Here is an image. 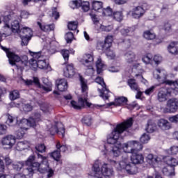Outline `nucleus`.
I'll return each mask as SVG.
<instances>
[{
    "instance_id": "13d9d810",
    "label": "nucleus",
    "mask_w": 178,
    "mask_h": 178,
    "mask_svg": "<svg viewBox=\"0 0 178 178\" xmlns=\"http://www.w3.org/2000/svg\"><path fill=\"white\" fill-rule=\"evenodd\" d=\"M35 149L38 151V152H45V145L44 144H39L35 146Z\"/></svg>"
},
{
    "instance_id": "6ab92c4d",
    "label": "nucleus",
    "mask_w": 178,
    "mask_h": 178,
    "mask_svg": "<svg viewBox=\"0 0 178 178\" xmlns=\"http://www.w3.org/2000/svg\"><path fill=\"white\" fill-rule=\"evenodd\" d=\"M144 13H145V10L141 6L135 7L131 11V15L134 19H140V17H143Z\"/></svg>"
},
{
    "instance_id": "0e129e2a",
    "label": "nucleus",
    "mask_w": 178,
    "mask_h": 178,
    "mask_svg": "<svg viewBox=\"0 0 178 178\" xmlns=\"http://www.w3.org/2000/svg\"><path fill=\"white\" fill-rule=\"evenodd\" d=\"M155 88H156V86H151L149 88L147 89L145 91V94H146V95H151V94L154 92V90H155Z\"/></svg>"
},
{
    "instance_id": "052dcab7",
    "label": "nucleus",
    "mask_w": 178,
    "mask_h": 178,
    "mask_svg": "<svg viewBox=\"0 0 178 178\" xmlns=\"http://www.w3.org/2000/svg\"><path fill=\"white\" fill-rule=\"evenodd\" d=\"M92 120V119L91 118V116H90V115L86 116L83 118V122H84L85 124H86L87 126H91Z\"/></svg>"
},
{
    "instance_id": "393cba45",
    "label": "nucleus",
    "mask_w": 178,
    "mask_h": 178,
    "mask_svg": "<svg viewBox=\"0 0 178 178\" xmlns=\"http://www.w3.org/2000/svg\"><path fill=\"white\" fill-rule=\"evenodd\" d=\"M168 51L172 55H178V42H172L168 47Z\"/></svg>"
},
{
    "instance_id": "bb28decb",
    "label": "nucleus",
    "mask_w": 178,
    "mask_h": 178,
    "mask_svg": "<svg viewBox=\"0 0 178 178\" xmlns=\"http://www.w3.org/2000/svg\"><path fill=\"white\" fill-rule=\"evenodd\" d=\"M37 24L42 31H45L46 33H48V31H52L55 29V25L54 24L49 25H42L41 22H38Z\"/></svg>"
},
{
    "instance_id": "423d86ee",
    "label": "nucleus",
    "mask_w": 178,
    "mask_h": 178,
    "mask_svg": "<svg viewBox=\"0 0 178 178\" xmlns=\"http://www.w3.org/2000/svg\"><path fill=\"white\" fill-rule=\"evenodd\" d=\"M35 159V156L31 155L26 161L25 165L29 167L25 168L23 170V173L25 176H29V177H33V175H34V170H38V172H40V163L38 162H34Z\"/></svg>"
},
{
    "instance_id": "1a4fd4ad",
    "label": "nucleus",
    "mask_w": 178,
    "mask_h": 178,
    "mask_svg": "<svg viewBox=\"0 0 178 178\" xmlns=\"http://www.w3.org/2000/svg\"><path fill=\"white\" fill-rule=\"evenodd\" d=\"M95 83L102 86V89H98L99 92V96L103 98V99H109V97H111V91L106 88V84L104 81V79L101 76H97L95 79Z\"/></svg>"
},
{
    "instance_id": "603ef678",
    "label": "nucleus",
    "mask_w": 178,
    "mask_h": 178,
    "mask_svg": "<svg viewBox=\"0 0 178 178\" xmlns=\"http://www.w3.org/2000/svg\"><path fill=\"white\" fill-rule=\"evenodd\" d=\"M149 140H151V138L149 137V135L147 134H143L140 137V143H142L143 144H147Z\"/></svg>"
},
{
    "instance_id": "6e6552de",
    "label": "nucleus",
    "mask_w": 178,
    "mask_h": 178,
    "mask_svg": "<svg viewBox=\"0 0 178 178\" xmlns=\"http://www.w3.org/2000/svg\"><path fill=\"white\" fill-rule=\"evenodd\" d=\"M154 79H156L160 84H165L169 86L172 83V80L168 79V73L163 69L157 68L153 72Z\"/></svg>"
},
{
    "instance_id": "4d7b16f0",
    "label": "nucleus",
    "mask_w": 178,
    "mask_h": 178,
    "mask_svg": "<svg viewBox=\"0 0 178 178\" xmlns=\"http://www.w3.org/2000/svg\"><path fill=\"white\" fill-rule=\"evenodd\" d=\"M22 42L21 45L22 47H25L26 45H29V41L31 40V38H27L26 36L21 37Z\"/></svg>"
},
{
    "instance_id": "aec40b11",
    "label": "nucleus",
    "mask_w": 178,
    "mask_h": 178,
    "mask_svg": "<svg viewBox=\"0 0 178 178\" xmlns=\"http://www.w3.org/2000/svg\"><path fill=\"white\" fill-rule=\"evenodd\" d=\"M65 77L69 79L73 77L76 74V71L74 70V65L73 64H68L66 65L65 69H64L63 73Z\"/></svg>"
},
{
    "instance_id": "79ce46f5",
    "label": "nucleus",
    "mask_w": 178,
    "mask_h": 178,
    "mask_svg": "<svg viewBox=\"0 0 178 178\" xmlns=\"http://www.w3.org/2000/svg\"><path fill=\"white\" fill-rule=\"evenodd\" d=\"M56 148L58 149L60 152H66V151H67V146H66V145H61L59 141L56 143Z\"/></svg>"
},
{
    "instance_id": "4468645a",
    "label": "nucleus",
    "mask_w": 178,
    "mask_h": 178,
    "mask_svg": "<svg viewBox=\"0 0 178 178\" xmlns=\"http://www.w3.org/2000/svg\"><path fill=\"white\" fill-rule=\"evenodd\" d=\"M82 65L86 66L89 70L92 72V63L94 62V54H85L83 58L81 60Z\"/></svg>"
},
{
    "instance_id": "a878e982",
    "label": "nucleus",
    "mask_w": 178,
    "mask_h": 178,
    "mask_svg": "<svg viewBox=\"0 0 178 178\" xmlns=\"http://www.w3.org/2000/svg\"><path fill=\"white\" fill-rule=\"evenodd\" d=\"M163 161L165 163H166L170 168H174V166H177L178 165V161L176 159L173 157H170L169 156H165L163 159Z\"/></svg>"
},
{
    "instance_id": "bf43d9fd",
    "label": "nucleus",
    "mask_w": 178,
    "mask_h": 178,
    "mask_svg": "<svg viewBox=\"0 0 178 178\" xmlns=\"http://www.w3.org/2000/svg\"><path fill=\"white\" fill-rule=\"evenodd\" d=\"M69 30H76L77 29V23L76 22H69L67 26Z\"/></svg>"
},
{
    "instance_id": "680f3d73",
    "label": "nucleus",
    "mask_w": 178,
    "mask_h": 178,
    "mask_svg": "<svg viewBox=\"0 0 178 178\" xmlns=\"http://www.w3.org/2000/svg\"><path fill=\"white\" fill-rule=\"evenodd\" d=\"M169 122L171 123H175V124L178 123V114L175 115H172L171 117H169L168 118Z\"/></svg>"
},
{
    "instance_id": "c756f323",
    "label": "nucleus",
    "mask_w": 178,
    "mask_h": 178,
    "mask_svg": "<svg viewBox=\"0 0 178 178\" xmlns=\"http://www.w3.org/2000/svg\"><path fill=\"white\" fill-rule=\"evenodd\" d=\"M96 67H97V74H101L102 72H104V69H105V64L101 58H98L96 62Z\"/></svg>"
},
{
    "instance_id": "f257e3e1",
    "label": "nucleus",
    "mask_w": 178,
    "mask_h": 178,
    "mask_svg": "<svg viewBox=\"0 0 178 178\" xmlns=\"http://www.w3.org/2000/svg\"><path fill=\"white\" fill-rule=\"evenodd\" d=\"M132 126L133 118H129L117 124L112 132L107 136L108 144L114 145L111 149V152L114 156H119L121 149L127 154H132L131 156L132 164L127 163L126 159L119 163L115 161L111 163L118 172H124V173L126 172L128 175H136L138 172V169L136 165L144 162V156L142 154L138 153L143 149V144L137 140L128 141L123 145L118 142L120 135L124 133V131H127Z\"/></svg>"
},
{
    "instance_id": "4c0bfd02",
    "label": "nucleus",
    "mask_w": 178,
    "mask_h": 178,
    "mask_svg": "<svg viewBox=\"0 0 178 178\" xmlns=\"http://www.w3.org/2000/svg\"><path fill=\"white\" fill-rule=\"evenodd\" d=\"M11 29L13 33H20V25L19 21L15 20L11 24Z\"/></svg>"
},
{
    "instance_id": "e433bc0d",
    "label": "nucleus",
    "mask_w": 178,
    "mask_h": 178,
    "mask_svg": "<svg viewBox=\"0 0 178 178\" xmlns=\"http://www.w3.org/2000/svg\"><path fill=\"white\" fill-rule=\"evenodd\" d=\"M23 33L24 35H22V37H27L29 38H31L33 37V31H31V29L30 28H23L21 31L20 33Z\"/></svg>"
},
{
    "instance_id": "e2e57ef3",
    "label": "nucleus",
    "mask_w": 178,
    "mask_h": 178,
    "mask_svg": "<svg viewBox=\"0 0 178 178\" xmlns=\"http://www.w3.org/2000/svg\"><path fill=\"white\" fill-rule=\"evenodd\" d=\"M12 20V15H8L3 17V24H9V22Z\"/></svg>"
},
{
    "instance_id": "a19ab883",
    "label": "nucleus",
    "mask_w": 178,
    "mask_h": 178,
    "mask_svg": "<svg viewBox=\"0 0 178 178\" xmlns=\"http://www.w3.org/2000/svg\"><path fill=\"white\" fill-rule=\"evenodd\" d=\"M113 19L117 22H122V20H123V13H122V11L113 13Z\"/></svg>"
},
{
    "instance_id": "f3484780",
    "label": "nucleus",
    "mask_w": 178,
    "mask_h": 178,
    "mask_svg": "<svg viewBox=\"0 0 178 178\" xmlns=\"http://www.w3.org/2000/svg\"><path fill=\"white\" fill-rule=\"evenodd\" d=\"M16 143V138L12 135H8L1 140L2 145H5L6 148H12Z\"/></svg>"
},
{
    "instance_id": "20e7f679",
    "label": "nucleus",
    "mask_w": 178,
    "mask_h": 178,
    "mask_svg": "<svg viewBox=\"0 0 178 178\" xmlns=\"http://www.w3.org/2000/svg\"><path fill=\"white\" fill-rule=\"evenodd\" d=\"M30 55L33 57V58L29 60V65H31V67H33V70H35L37 67L39 69H48V64L45 62V58L39 52H33L29 51Z\"/></svg>"
},
{
    "instance_id": "ddd939ff",
    "label": "nucleus",
    "mask_w": 178,
    "mask_h": 178,
    "mask_svg": "<svg viewBox=\"0 0 178 178\" xmlns=\"http://www.w3.org/2000/svg\"><path fill=\"white\" fill-rule=\"evenodd\" d=\"M173 90L170 88H161L158 93V100L160 102H165L168 99V97H170Z\"/></svg>"
},
{
    "instance_id": "c03bdc74",
    "label": "nucleus",
    "mask_w": 178,
    "mask_h": 178,
    "mask_svg": "<svg viewBox=\"0 0 178 178\" xmlns=\"http://www.w3.org/2000/svg\"><path fill=\"white\" fill-rule=\"evenodd\" d=\"M23 166H24V162L23 161L17 162L13 164V169H15V170H17L18 172L22 170Z\"/></svg>"
},
{
    "instance_id": "0eeeda50",
    "label": "nucleus",
    "mask_w": 178,
    "mask_h": 178,
    "mask_svg": "<svg viewBox=\"0 0 178 178\" xmlns=\"http://www.w3.org/2000/svg\"><path fill=\"white\" fill-rule=\"evenodd\" d=\"M38 159H40V168H39L40 173H47V177H52L54 176V170L49 168L48 159L40 154H38Z\"/></svg>"
},
{
    "instance_id": "f03ea898",
    "label": "nucleus",
    "mask_w": 178,
    "mask_h": 178,
    "mask_svg": "<svg viewBox=\"0 0 178 178\" xmlns=\"http://www.w3.org/2000/svg\"><path fill=\"white\" fill-rule=\"evenodd\" d=\"M112 175H113V170L111 168L109 164L99 160L95 161L90 176L97 178H102V176H104V177L108 178L111 177Z\"/></svg>"
},
{
    "instance_id": "864d4df0",
    "label": "nucleus",
    "mask_w": 178,
    "mask_h": 178,
    "mask_svg": "<svg viewBox=\"0 0 178 178\" xmlns=\"http://www.w3.org/2000/svg\"><path fill=\"white\" fill-rule=\"evenodd\" d=\"M8 133V127L6 124H0V136H3Z\"/></svg>"
},
{
    "instance_id": "dca6fc26",
    "label": "nucleus",
    "mask_w": 178,
    "mask_h": 178,
    "mask_svg": "<svg viewBox=\"0 0 178 178\" xmlns=\"http://www.w3.org/2000/svg\"><path fill=\"white\" fill-rule=\"evenodd\" d=\"M60 126H63L62 123L60 122H58L54 126H52L49 129L50 134H51V136H54V134L57 133V134H59V136H61L62 137H65V128L63 127H60ZM58 127H60V128H58Z\"/></svg>"
},
{
    "instance_id": "6e6d98bb",
    "label": "nucleus",
    "mask_w": 178,
    "mask_h": 178,
    "mask_svg": "<svg viewBox=\"0 0 178 178\" xmlns=\"http://www.w3.org/2000/svg\"><path fill=\"white\" fill-rule=\"evenodd\" d=\"M168 153L170 155H176L178 153V147L177 146H172L168 149Z\"/></svg>"
},
{
    "instance_id": "7ed1b4c3",
    "label": "nucleus",
    "mask_w": 178,
    "mask_h": 178,
    "mask_svg": "<svg viewBox=\"0 0 178 178\" xmlns=\"http://www.w3.org/2000/svg\"><path fill=\"white\" fill-rule=\"evenodd\" d=\"M80 82L82 92L85 93V96L83 97H79L78 99V102L73 100L71 101V105L72 108L77 110L83 109V108H84L86 105H87V106H90V103L87 102V92H86V91H87V90L88 89V87L87 86V81H86L83 76H80Z\"/></svg>"
},
{
    "instance_id": "72a5a7b5",
    "label": "nucleus",
    "mask_w": 178,
    "mask_h": 178,
    "mask_svg": "<svg viewBox=\"0 0 178 178\" xmlns=\"http://www.w3.org/2000/svg\"><path fill=\"white\" fill-rule=\"evenodd\" d=\"M162 172L165 176H175V168L172 167H165Z\"/></svg>"
},
{
    "instance_id": "c85d7f7f",
    "label": "nucleus",
    "mask_w": 178,
    "mask_h": 178,
    "mask_svg": "<svg viewBox=\"0 0 178 178\" xmlns=\"http://www.w3.org/2000/svg\"><path fill=\"white\" fill-rule=\"evenodd\" d=\"M28 148H30V143L27 141L19 142L16 146L17 151H24Z\"/></svg>"
},
{
    "instance_id": "3c124183",
    "label": "nucleus",
    "mask_w": 178,
    "mask_h": 178,
    "mask_svg": "<svg viewBox=\"0 0 178 178\" xmlns=\"http://www.w3.org/2000/svg\"><path fill=\"white\" fill-rule=\"evenodd\" d=\"M74 38V35H73V33L68 32L65 35V40L67 42V44L72 43V41H73V39Z\"/></svg>"
},
{
    "instance_id": "338daca9",
    "label": "nucleus",
    "mask_w": 178,
    "mask_h": 178,
    "mask_svg": "<svg viewBox=\"0 0 178 178\" xmlns=\"http://www.w3.org/2000/svg\"><path fill=\"white\" fill-rule=\"evenodd\" d=\"M52 17H54L56 20H58V19H59V13L56 10V8H54L52 10Z\"/></svg>"
},
{
    "instance_id": "37998d69",
    "label": "nucleus",
    "mask_w": 178,
    "mask_h": 178,
    "mask_svg": "<svg viewBox=\"0 0 178 178\" xmlns=\"http://www.w3.org/2000/svg\"><path fill=\"white\" fill-rule=\"evenodd\" d=\"M97 49H99L101 51H108L109 48L107 47L106 44L105 42H98L97 44Z\"/></svg>"
},
{
    "instance_id": "49530a36",
    "label": "nucleus",
    "mask_w": 178,
    "mask_h": 178,
    "mask_svg": "<svg viewBox=\"0 0 178 178\" xmlns=\"http://www.w3.org/2000/svg\"><path fill=\"white\" fill-rule=\"evenodd\" d=\"M142 60L143 62H144V63H146L147 65H148V63H152V55L151 54H147L143 58Z\"/></svg>"
},
{
    "instance_id": "412c9836",
    "label": "nucleus",
    "mask_w": 178,
    "mask_h": 178,
    "mask_svg": "<svg viewBox=\"0 0 178 178\" xmlns=\"http://www.w3.org/2000/svg\"><path fill=\"white\" fill-rule=\"evenodd\" d=\"M157 125L159 126V129L163 131L170 130V129H172V124L170 122L165 119H160L157 122Z\"/></svg>"
},
{
    "instance_id": "a211bd4d",
    "label": "nucleus",
    "mask_w": 178,
    "mask_h": 178,
    "mask_svg": "<svg viewBox=\"0 0 178 178\" xmlns=\"http://www.w3.org/2000/svg\"><path fill=\"white\" fill-rule=\"evenodd\" d=\"M17 129H18V130L15 131V136L17 138L21 139L24 137L29 128H27V124L22 123V121H20L19 125L17 127Z\"/></svg>"
},
{
    "instance_id": "9b49d317",
    "label": "nucleus",
    "mask_w": 178,
    "mask_h": 178,
    "mask_svg": "<svg viewBox=\"0 0 178 178\" xmlns=\"http://www.w3.org/2000/svg\"><path fill=\"white\" fill-rule=\"evenodd\" d=\"M167 108H164V112L169 113L171 112L175 113L178 110V99L176 98L170 99L166 104Z\"/></svg>"
},
{
    "instance_id": "f704fd0d",
    "label": "nucleus",
    "mask_w": 178,
    "mask_h": 178,
    "mask_svg": "<svg viewBox=\"0 0 178 178\" xmlns=\"http://www.w3.org/2000/svg\"><path fill=\"white\" fill-rule=\"evenodd\" d=\"M6 123L8 126H15V124H17V118L8 115Z\"/></svg>"
},
{
    "instance_id": "09e8293b",
    "label": "nucleus",
    "mask_w": 178,
    "mask_h": 178,
    "mask_svg": "<svg viewBox=\"0 0 178 178\" xmlns=\"http://www.w3.org/2000/svg\"><path fill=\"white\" fill-rule=\"evenodd\" d=\"M104 42L108 49L111 48L112 47V42H113V36L108 35L106 38Z\"/></svg>"
},
{
    "instance_id": "c9c22d12",
    "label": "nucleus",
    "mask_w": 178,
    "mask_h": 178,
    "mask_svg": "<svg viewBox=\"0 0 178 178\" xmlns=\"http://www.w3.org/2000/svg\"><path fill=\"white\" fill-rule=\"evenodd\" d=\"M102 5L103 3L102 1H94L92 4L93 10H95L96 12L102 10Z\"/></svg>"
},
{
    "instance_id": "774afa93",
    "label": "nucleus",
    "mask_w": 178,
    "mask_h": 178,
    "mask_svg": "<svg viewBox=\"0 0 178 178\" xmlns=\"http://www.w3.org/2000/svg\"><path fill=\"white\" fill-rule=\"evenodd\" d=\"M164 30L165 33H170V31H172V25L168 22L165 23L164 24Z\"/></svg>"
},
{
    "instance_id": "58836bf2",
    "label": "nucleus",
    "mask_w": 178,
    "mask_h": 178,
    "mask_svg": "<svg viewBox=\"0 0 178 178\" xmlns=\"http://www.w3.org/2000/svg\"><path fill=\"white\" fill-rule=\"evenodd\" d=\"M10 99L11 101H15V99H17L20 98V93L19 92V90H13L10 92Z\"/></svg>"
},
{
    "instance_id": "9d476101",
    "label": "nucleus",
    "mask_w": 178,
    "mask_h": 178,
    "mask_svg": "<svg viewBox=\"0 0 178 178\" xmlns=\"http://www.w3.org/2000/svg\"><path fill=\"white\" fill-rule=\"evenodd\" d=\"M24 83H25L26 86H33V84H35V86H37V87H39V88H42V90H44V91H46L47 92H49V91H52V88L51 86H41L40 83V79H38L37 77H33V79H23Z\"/></svg>"
},
{
    "instance_id": "5fc2aeb1",
    "label": "nucleus",
    "mask_w": 178,
    "mask_h": 178,
    "mask_svg": "<svg viewBox=\"0 0 178 178\" xmlns=\"http://www.w3.org/2000/svg\"><path fill=\"white\" fill-rule=\"evenodd\" d=\"M100 30H102V31H106V33H109V31H112V30H113V26L112 25H108V26L101 25Z\"/></svg>"
},
{
    "instance_id": "473e14b6",
    "label": "nucleus",
    "mask_w": 178,
    "mask_h": 178,
    "mask_svg": "<svg viewBox=\"0 0 178 178\" xmlns=\"http://www.w3.org/2000/svg\"><path fill=\"white\" fill-rule=\"evenodd\" d=\"M125 59L128 63L136 62V54L133 51H129L125 54Z\"/></svg>"
},
{
    "instance_id": "5701e85b",
    "label": "nucleus",
    "mask_w": 178,
    "mask_h": 178,
    "mask_svg": "<svg viewBox=\"0 0 178 178\" xmlns=\"http://www.w3.org/2000/svg\"><path fill=\"white\" fill-rule=\"evenodd\" d=\"M57 88L58 91H66L67 90V81L65 79L56 81Z\"/></svg>"
},
{
    "instance_id": "a18cd8bd",
    "label": "nucleus",
    "mask_w": 178,
    "mask_h": 178,
    "mask_svg": "<svg viewBox=\"0 0 178 178\" xmlns=\"http://www.w3.org/2000/svg\"><path fill=\"white\" fill-rule=\"evenodd\" d=\"M61 55L63 56L65 63H67V61L69 60V54H70V51L67 49H63L60 51Z\"/></svg>"
},
{
    "instance_id": "8fccbe9b",
    "label": "nucleus",
    "mask_w": 178,
    "mask_h": 178,
    "mask_svg": "<svg viewBox=\"0 0 178 178\" xmlns=\"http://www.w3.org/2000/svg\"><path fill=\"white\" fill-rule=\"evenodd\" d=\"M102 15L103 16H112V8L107 7L106 8H102Z\"/></svg>"
},
{
    "instance_id": "7c9ffc66",
    "label": "nucleus",
    "mask_w": 178,
    "mask_h": 178,
    "mask_svg": "<svg viewBox=\"0 0 178 178\" xmlns=\"http://www.w3.org/2000/svg\"><path fill=\"white\" fill-rule=\"evenodd\" d=\"M127 84L134 91H138V90H140V87H138V83H137L136 79H128Z\"/></svg>"
},
{
    "instance_id": "ea45409f",
    "label": "nucleus",
    "mask_w": 178,
    "mask_h": 178,
    "mask_svg": "<svg viewBox=\"0 0 178 178\" xmlns=\"http://www.w3.org/2000/svg\"><path fill=\"white\" fill-rule=\"evenodd\" d=\"M143 37L146 40H154L155 38V33L151 32V31H146L143 33Z\"/></svg>"
},
{
    "instance_id": "b1692460",
    "label": "nucleus",
    "mask_w": 178,
    "mask_h": 178,
    "mask_svg": "<svg viewBox=\"0 0 178 178\" xmlns=\"http://www.w3.org/2000/svg\"><path fill=\"white\" fill-rule=\"evenodd\" d=\"M12 33V29H10V26L9 24H6L3 26L2 29L0 31L1 37H9V35Z\"/></svg>"
},
{
    "instance_id": "4be33fe9",
    "label": "nucleus",
    "mask_w": 178,
    "mask_h": 178,
    "mask_svg": "<svg viewBox=\"0 0 178 178\" xmlns=\"http://www.w3.org/2000/svg\"><path fill=\"white\" fill-rule=\"evenodd\" d=\"M126 104H127V98L124 97H120L115 99V102L109 103L108 106H112V105H115V106H122L123 105H126Z\"/></svg>"
},
{
    "instance_id": "2eb2a0df",
    "label": "nucleus",
    "mask_w": 178,
    "mask_h": 178,
    "mask_svg": "<svg viewBox=\"0 0 178 178\" xmlns=\"http://www.w3.org/2000/svg\"><path fill=\"white\" fill-rule=\"evenodd\" d=\"M41 115L40 113H35L34 118H30L29 119L24 118L21 120V123L26 124L29 127H34L37 124V122H40Z\"/></svg>"
},
{
    "instance_id": "cd10ccee",
    "label": "nucleus",
    "mask_w": 178,
    "mask_h": 178,
    "mask_svg": "<svg viewBox=\"0 0 178 178\" xmlns=\"http://www.w3.org/2000/svg\"><path fill=\"white\" fill-rule=\"evenodd\" d=\"M145 130L147 133H154V131L156 130V124H155V122L152 120H149L147 122Z\"/></svg>"
},
{
    "instance_id": "de8ad7c7",
    "label": "nucleus",
    "mask_w": 178,
    "mask_h": 178,
    "mask_svg": "<svg viewBox=\"0 0 178 178\" xmlns=\"http://www.w3.org/2000/svg\"><path fill=\"white\" fill-rule=\"evenodd\" d=\"M51 156H52V158L55 160L57 161V162L59 161V159H60V152L59 151V149H56L54 152H53L51 154Z\"/></svg>"
},
{
    "instance_id": "69168bd1",
    "label": "nucleus",
    "mask_w": 178,
    "mask_h": 178,
    "mask_svg": "<svg viewBox=\"0 0 178 178\" xmlns=\"http://www.w3.org/2000/svg\"><path fill=\"white\" fill-rule=\"evenodd\" d=\"M153 60L156 65H159L162 62V56L156 55L154 56Z\"/></svg>"
},
{
    "instance_id": "39448f33",
    "label": "nucleus",
    "mask_w": 178,
    "mask_h": 178,
    "mask_svg": "<svg viewBox=\"0 0 178 178\" xmlns=\"http://www.w3.org/2000/svg\"><path fill=\"white\" fill-rule=\"evenodd\" d=\"M2 49L6 52L7 57L8 58L10 65L15 66V65H16V62H21L24 66H27V63H29V58L27 56H23L20 58L18 55L10 51V49L2 47Z\"/></svg>"
},
{
    "instance_id": "f8f14e48",
    "label": "nucleus",
    "mask_w": 178,
    "mask_h": 178,
    "mask_svg": "<svg viewBox=\"0 0 178 178\" xmlns=\"http://www.w3.org/2000/svg\"><path fill=\"white\" fill-rule=\"evenodd\" d=\"M70 6L72 9H76V8H81L83 12H88V10H90V3L88 1L76 0L70 3Z\"/></svg>"
},
{
    "instance_id": "2f4dec72",
    "label": "nucleus",
    "mask_w": 178,
    "mask_h": 178,
    "mask_svg": "<svg viewBox=\"0 0 178 178\" xmlns=\"http://www.w3.org/2000/svg\"><path fill=\"white\" fill-rule=\"evenodd\" d=\"M147 162L149 163V165H155L156 163H158V156H154L152 154H149L146 156Z\"/></svg>"
}]
</instances>
